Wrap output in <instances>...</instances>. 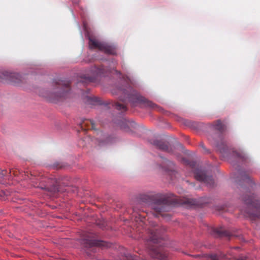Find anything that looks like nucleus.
<instances>
[{"label":"nucleus","mask_w":260,"mask_h":260,"mask_svg":"<svg viewBox=\"0 0 260 260\" xmlns=\"http://www.w3.org/2000/svg\"><path fill=\"white\" fill-rule=\"evenodd\" d=\"M148 222L150 227L147 229L149 234L147 244L150 254L153 258L163 259L165 257V255L162 253L161 250L156 244L160 243V240L162 239L161 233L165 229L164 227L159 228L154 222L149 221Z\"/></svg>","instance_id":"f257e3e1"},{"label":"nucleus","mask_w":260,"mask_h":260,"mask_svg":"<svg viewBox=\"0 0 260 260\" xmlns=\"http://www.w3.org/2000/svg\"><path fill=\"white\" fill-rule=\"evenodd\" d=\"M176 203L175 199L166 194H159L156 197L152 208L155 212V216L160 215L162 216H168V214L164 212L170 211L171 207Z\"/></svg>","instance_id":"f03ea898"},{"label":"nucleus","mask_w":260,"mask_h":260,"mask_svg":"<svg viewBox=\"0 0 260 260\" xmlns=\"http://www.w3.org/2000/svg\"><path fill=\"white\" fill-rule=\"evenodd\" d=\"M242 200L246 206L245 210H242L246 215L250 217H258L260 216V201L251 192L242 197Z\"/></svg>","instance_id":"7ed1b4c3"},{"label":"nucleus","mask_w":260,"mask_h":260,"mask_svg":"<svg viewBox=\"0 0 260 260\" xmlns=\"http://www.w3.org/2000/svg\"><path fill=\"white\" fill-rule=\"evenodd\" d=\"M55 88L49 95L52 102L62 100L68 96L71 90L70 83L66 81H58L55 83Z\"/></svg>","instance_id":"20e7f679"},{"label":"nucleus","mask_w":260,"mask_h":260,"mask_svg":"<svg viewBox=\"0 0 260 260\" xmlns=\"http://www.w3.org/2000/svg\"><path fill=\"white\" fill-rule=\"evenodd\" d=\"M184 164L188 165L193 172L194 178L198 181L204 182L210 187L214 186V181L212 176L207 174L206 172L202 169L196 168V164L194 161H190L185 158L182 159Z\"/></svg>","instance_id":"39448f33"},{"label":"nucleus","mask_w":260,"mask_h":260,"mask_svg":"<svg viewBox=\"0 0 260 260\" xmlns=\"http://www.w3.org/2000/svg\"><path fill=\"white\" fill-rule=\"evenodd\" d=\"M128 101L132 104L133 106H136L137 104H142L144 106L156 109L158 111L161 110L158 106L154 104L151 101H148L145 98L141 96L137 91H133L130 94L127 95Z\"/></svg>","instance_id":"423d86ee"},{"label":"nucleus","mask_w":260,"mask_h":260,"mask_svg":"<svg viewBox=\"0 0 260 260\" xmlns=\"http://www.w3.org/2000/svg\"><path fill=\"white\" fill-rule=\"evenodd\" d=\"M89 46L90 49H97L107 54L115 55L116 54V48L114 45L98 41L91 37L89 38Z\"/></svg>","instance_id":"0eeeda50"},{"label":"nucleus","mask_w":260,"mask_h":260,"mask_svg":"<svg viewBox=\"0 0 260 260\" xmlns=\"http://www.w3.org/2000/svg\"><path fill=\"white\" fill-rule=\"evenodd\" d=\"M106 69L103 66L99 67L95 66L92 68L89 73L84 75L82 77V80L81 81L85 83L93 82L97 77L104 75Z\"/></svg>","instance_id":"6e6552de"},{"label":"nucleus","mask_w":260,"mask_h":260,"mask_svg":"<svg viewBox=\"0 0 260 260\" xmlns=\"http://www.w3.org/2000/svg\"><path fill=\"white\" fill-rule=\"evenodd\" d=\"M84 246L86 248H91L94 247H108L109 244L105 241L92 239H85L83 240Z\"/></svg>","instance_id":"1a4fd4ad"},{"label":"nucleus","mask_w":260,"mask_h":260,"mask_svg":"<svg viewBox=\"0 0 260 260\" xmlns=\"http://www.w3.org/2000/svg\"><path fill=\"white\" fill-rule=\"evenodd\" d=\"M213 234L218 237H228L230 238L234 235L230 231L224 230L222 228H214L212 229Z\"/></svg>","instance_id":"9d476101"},{"label":"nucleus","mask_w":260,"mask_h":260,"mask_svg":"<svg viewBox=\"0 0 260 260\" xmlns=\"http://www.w3.org/2000/svg\"><path fill=\"white\" fill-rule=\"evenodd\" d=\"M82 130L93 129L95 130V125L93 121L91 119H84L80 124Z\"/></svg>","instance_id":"9b49d317"},{"label":"nucleus","mask_w":260,"mask_h":260,"mask_svg":"<svg viewBox=\"0 0 260 260\" xmlns=\"http://www.w3.org/2000/svg\"><path fill=\"white\" fill-rule=\"evenodd\" d=\"M164 166L162 167L166 171L171 172L172 173L174 172L175 165L172 161L165 159L164 162Z\"/></svg>","instance_id":"f8f14e48"},{"label":"nucleus","mask_w":260,"mask_h":260,"mask_svg":"<svg viewBox=\"0 0 260 260\" xmlns=\"http://www.w3.org/2000/svg\"><path fill=\"white\" fill-rule=\"evenodd\" d=\"M153 145L162 151H168L169 149L168 144L161 141L155 140L153 142Z\"/></svg>","instance_id":"ddd939ff"},{"label":"nucleus","mask_w":260,"mask_h":260,"mask_svg":"<svg viewBox=\"0 0 260 260\" xmlns=\"http://www.w3.org/2000/svg\"><path fill=\"white\" fill-rule=\"evenodd\" d=\"M212 124L213 127L215 129L221 133L223 132L225 130V125L219 120L214 122Z\"/></svg>","instance_id":"4468645a"},{"label":"nucleus","mask_w":260,"mask_h":260,"mask_svg":"<svg viewBox=\"0 0 260 260\" xmlns=\"http://www.w3.org/2000/svg\"><path fill=\"white\" fill-rule=\"evenodd\" d=\"M86 102L91 105H101L102 102L101 100L96 96H87Z\"/></svg>","instance_id":"2eb2a0df"},{"label":"nucleus","mask_w":260,"mask_h":260,"mask_svg":"<svg viewBox=\"0 0 260 260\" xmlns=\"http://www.w3.org/2000/svg\"><path fill=\"white\" fill-rule=\"evenodd\" d=\"M241 180L249 184L252 183V181L249 175H248L245 172H241L240 173Z\"/></svg>","instance_id":"dca6fc26"},{"label":"nucleus","mask_w":260,"mask_h":260,"mask_svg":"<svg viewBox=\"0 0 260 260\" xmlns=\"http://www.w3.org/2000/svg\"><path fill=\"white\" fill-rule=\"evenodd\" d=\"M211 260H222L224 259H230L227 255L223 253H220V255L211 254L209 256Z\"/></svg>","instance_id":"f3484780"},{"label":"nucleus","mask_w":260,"mask_h":260,"mask_svg":"<svg viewBox=\"0 0 260 260\" xmlns=\"http://www.w3.org/2000/svg\"><path fill=\"white\" fill-rule=\"evenodd\" d=\"M217 147L220 153L223 154L226 153L228 150L227 146L224 142L217 144Z\"/></svg>","instance_id":"a211bd4d"},{"label":"nucleus","mask_w":260,"mask_h":260,"mask_svg":"<svg viewBox=\"0 0 260 260\" xmlns=\"http://www.w3.org/2000/svg\"><path fill=\"white\" fill-rule=\"evenodd\" d=\"M114 107L118 110H121L122 111H126L127 110V108L124 104L117 102L115 103Z\"/></svg>","instance_id":"6ab92c4d"},{"label":"nucleus","mask_w":260,"mask_h":260,"mask_svg":"<svg viewBox=\"0 0 260 260\" xmlns=\"http://www.w3.org/2000/svg\"><path fill=\"white\" fill-rule=\"evenodd\" d=\"M48 191L50 192L51 195L55 196V194L60 191L58 185H54L48 189Z\"/></svg>","instance_id":"aec40b11"},{"label":"nucleus","mask_w":260,"mask_h":260,"mask_svg":"<svg viewBox=\"0 0 260 260\" xmlns=\"http://www.w3.org/2000/svg\"><path fill=\"white\" fill-rule=\"evenodd\" d=\"M10 80L14 83H18L20 81V79L19 78V75L15 73H12L10 75Z\"/></svg>","instance_id":"412c9836"},{"label":"nucleus","mask_w":260,"mask_h":260,"mask_svg":"<svg viewBox=\"0 0 260 260\" xmlns=\"http://www.w3.org/2000/svg\"><path fill=\"white\" fill-rule=\"evenodd\" d=\"M7 173V171L6 170H1L0 169V182L2 183H4V180L6 177V174Z\"/></svg>","instance_id":"4be33fe9"},{"label":"nucleus","mask_w":260,"mask_h":260,"mask_svg":"<svg viewBox=\"0 0 260 260\" xmlns=\"http://www.w3.org/2000/svg\"><path fill=\"white\" fill-rule=\"evenodd\" d=\"M234 155L238 158L244 159L245 156L243 154L239 152H235Z\"/></svg>","instance_id":"5701e85b"},{"label":"nucleus","mask_w":260,"mask_h":260,"mask_svg":"<svg viewBox=\"0 0 260 260\" xmlns=\"http://www.w3.org/2000/svg\"><path fill=\"white\" fill-rule=\"evenodd\" d=\"M140 224L141 225H142L143 224H146V221H145V217H142L141 215H140Z\"/></svg>","instance_id":"b1692460"},{"label":"nucleus","mask_w":260,"mask_h":260,"mask_svg":"<svg viewBox=\"0 0 260 260\" xmlns=\"http://www.w3.org/2000/svg\"><path fill=\"white\" fill-rule=\"evenodd\" d=\"M200 146L203 149L205 153H208V152H209V151L208 150H207V149L206 148L205 146H204V145L203 143H201L200 145Z\"/></svg>","instance_id":"393cba45"},{"label":"nucleus","mask_w":260,"mask_h":260,"mask_svg":"<svg viewBox=\"0 0 260 260\" xmlns=\"http://www.w3.org/2000/svg\"><path fill=\"white\" fill-rule=\"evenodd\" d=\"M237 260H246V257L244 256H240Z\"/></svg>","instance_id":"a878e982"},{"label":"nucleus","mask_w":260,"mask_h":260,"mask_svg":"<svg viewBox=\"0 0 260 260\" xmlns=\"http://www.w3.org/2000/svg\"><path fill=\"white\" fill-rule=\"evenodd\" d=\"M194 256L195 257H199V255H194Z\"/></svg>","instance_id":"bb28decb"},{"label":"nucleus","mask_w":260,"mask_h":260,"mask_svg":"<svg viewBox=\"0 0 260 260\" xmlns=\"http://www.w3.org/2000/svg\"><path fill=\"white\" fill-rule=\"evenodd\" d=\"M123 129H125V127H122Z\"/></svg>","instance_id":"cd10ccee"}]
</instances>
